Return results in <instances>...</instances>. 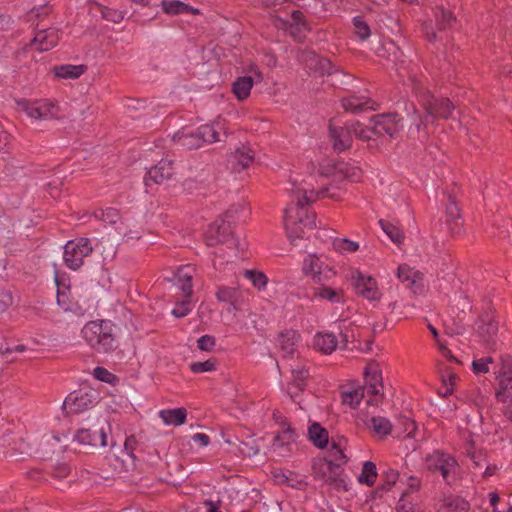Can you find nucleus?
Here are the masks:
<instances>
[{"instance_id":"nucleus-43","label":"nucleus","mask_w":512,"mask_h":512,"mask_svg":"<svg viewBox=\"0 0 512 512\" xmlns=\"http://www.w3.org/2000/svg\"><path fill=\"white\" fill-rule=\"evenodd\" d=\"M95 219L105 224L115 225L121 218L120 211L114 207L95 209L91 214Z\"/></svg>"},{"instance_id":"nucleus-58","label":"nucleus","mask_w":512,"mask_h":512,"mask_svg":"<svg viewBox=\"0 0 512 512\" xmlns=\"http://www.w3.org/2000/svg\"><path fill=\"white\" fill-rule=\"evenodd\" d=\"M461 208L459 203L456 200V197L452 194L447 195L446 209H445V219L447 218H461Z\"/></svg>"},{"instance_id":"nucleus-19","label":"nucleus","mask_w":512,"mask_h":512,"mask_svg":"<svg viewBox=\"0 0 512 512\" xmlns=\"http://www.w3.org/2000/svg\"><path fill=\"white\" fill-rule=\"evenodd\" d=\"M306 67L315 77L330 76L340 72V70L327 58L310 52L305 58Z\"/></svg>"},{"instance_id":"nucleus-49","label":"nucleus","mask_w":512,"mask_h":512,"mask_svg":"<svg viewBox=\"0 0 512 512\" xmlns=\"http://www.w3.org/2000/svg\"><path fill=\"white\" fill-rule=\"evenodd\" d=\"M215 296L219 302L229 303L234 306L238 298V291L236 288L221 285L217 287Z\"/></svg>"},{"instance_id":"nucleus-36","label":"nucleus","mask_w":512,"mask_h":512,"mask_svg":"<svg viewBox=\"0 0 512 512\" xmlns=\"http://www.w3.org/2000/svg\"><path fill=\"white\" fill-rule=\"evenodd\" d=\"M159 416L167 425L180 426L187 420V410L184 407L163 409L159 412Z\"/></svg>"},{"instance_id":"nucleus-21","label":"nucleus","mask_w":512,"mask_h":512,"mask_svg":"<svg viewBox=\"0 0 512 512\" xmlns=\"http://www.w3.org/2000/svg\"><path fill=\"white\" fill-rule=\"evenodd\" d=\"M301 340V334L295 329H284L279 332L276 341L283 358H293Z\"/></svg>"},{"instance_id":"nucleus-1","label":"nucleus","mask_w":512,"mask_h":512,"mask_svg":"<svg viewBox=\"0 0 512 512\" xmlns=\"http://www.w3.org/2000/svg\"><path fill=\"white\" fill-rule=\"evenodd\" d=\"M302 272L310 277L313 283L310 298L312 300H325L332 304H343L345 292L341 287H334L332 280L336 277V270L316 254H309L302 262Z\"/></svg>"},{"instance_id":"nucleus-64","label":"nucleus","mask_w":512,"mask_h":512,"mask_svg":"<svg viewBox=\"0 0 512 512\" xmlns=\"http://www.w3.org/2000/svg\"><path fill=\"white\" fill-rule=\"evenodd\" d=\"M216 346V339L214 336L206 334L197 340V347L201 351L212 352Z\"/></svg>"},{"instance_id":"nucleus-16","label":"nucleus","mask_w":512,"mask_h":512,"mask_svg":"<svg viewBox=\"0 0 512 512\" xmlns=\"http://www.w3.org/2000/svg\"><path fill=\"white\" fill-rule=\"evenodd\" d=\"M364 388L368 395L379 397L375 399V404L382 403L384 399V393L382 392L383 378L382 372L379 370L377 365H368L364 369Z\"/></svg>"},{"instance_id":"nucleus-4","label":"nucleus","mask_w":512,"mask_h":512,"mask_svg":"<svg viewBox=\"0 0 512 512\" xmlns=\"http://www.w3.org/2000/svg\"><path fill=\"white\" fill-rule=\"evenodd\" d=\"M424 467L430 474L440 475L448 486L456 483L461 472V466L455 455L444 449H434L426 454Z\"/></svg>"},{"instance_id":"nucleus-35","label":"nucleus","mask_w":512,"mask_h":512,"mask_svg":"<svg viewBox=\"0 0 512 512\" xmlns=\"http://www.w3.org/2000/svg\"><path fill=\"white\" fill-rule=\"evenodd\" d=\"M498 388L495 392L497 402L506 403L512 397V374L511 375H495Z\"/></svg>"},{"instance_id":"nucleus-48","label":"nucleus","mask_w":512,"mask_h":512,"mask_svg":"<svg viewBox=\"0 0 512 512\" xmlns=\"http://www.w3.org/2000/svg\"><path fill=\"white\" fill-rule=\"evenodd\" d=\"M92 375L96 380L110 384L112 386H116L120 382V378L116 374L110 372L108 369L102 366L95 367Z\"/></svg>"},{"instance_id":"nucleus-18","label":"nucleus","mask_w":512,"mask_h":512,"mask_svg":"<svg viewBox=\"0 0 512 512\" xmlns=\"http://www.w3.org/2000/svg\"><path fill=\"white\" fill-rule=\"evenodd\" d=\"M328 130L335 152L341 153L352 147L353 137L347 121L341 126H336L330 121Z\"/></svg>"},{"instance_id":"nucleus-13","label":"nucleus","mask_w":512,"mask_h":512,"mask_svg":"<svg viewBox=\"0 0 512 512\" xmlns=\"http://www.w3.org/2000/svg\"><path fill=\"white\" fill-rule=\"evenodd\" d=\"M353 287L355 292L369 301H378L381 298V292L378 289L376 280L357 270L353 276Z\"/></svg>"},{"instance_id":"nucleus-3","label":"nucleus","mask_w":512,"mask_h":512,"mask_svg":"<svg viewBox=\"0 0 512 512\" xmlns=\"http://www.w3.org/2000/svg\"><path fill=\"white\" fill-rule=\"evenodd\" d=\"M415 96L424 112L431 118V123L437 120L453 119L456 106L454 102L445 96L436 95L420 82L414 84Z\"/></svg>"},{"instance_id":"nucleus-22","label":"nucleus","mask_w":512,"mask_h":512,"mask_svg":"<svg viewBox=\"0 0 512 512\" xmlns=\"http://www.w3.org/2000/svg\"><path fill=\"white\" fill-rule=\"evenodd\" d=\"M108 435L104 428L93 431L87 428H80L76 430L73 435V440L81 445H88L93 447H106Z\"/></svg>"},{"instance_id":"nucleus-20","label":"nucleus","mask_w":512,"mask_h":512,"mask_svg":"<svg viewBox=\"0 0 512 512\" xmlns=\"http://www.w3.org/2000/svg\"><path fill=\"white\" fill-rule=\"evenodd\" d=\"M410 119L412 122L409 128V137L424 144L429 138L428 125L431 122V118L425 112L421 113L413 106V113L410 115Z\"/></svg>"},{"instance_id":"nucleus-38","label":"nucleus","mask_w":512,"mask_h":512,"mask_svg":"<svg viewBox=\"0 0 512 512\" xmlns=\"http://www.w3.org/2000/svg\"><path fill=\"white\" fill-rule=\"evenodd\" d=\"M347 122L353 138L363 142L372 140V135H374L372 126L364 125L359 120H348Z\"/></svg>"},{"instance_id":"nucleus-26","label":"nucleus","mask_w":512,"mask_h":512,"mask_svg":"<svg viewBox=\"0 0 512 512\" xmlns=\"http://www.w3.org/2000/svg\"><path fill=\"white\" fill-rule=\"evenodd\" d=\"M160 7L163 13L171 16H177L181 14H202L200 9L195 8L180 0H162L160 3Z\"/></svg>"},{"instance_id":"nucleus-6","label":"nucleus","mask_w":512,"mask_h":512,"mask_svg":"<svg viewBox=\"0 0 512 512\" xmlns=\"http://www.w3.org/2000/svg\"><path fill=\"white\" fill-rule=\"evenodd\" d=\"M237 212L236 208H229L209 224L204 233V242L207 246L215 247L220 244H229V247L237 246L233 230Z\"/></svg>"},{"instance_id":"nucleus-14","label":"nucleus","mask_w":512,"mask_h":512,"mask_svg":"<svg viewBox=\"0 0 512 512\" xmlns=\"http://www.w3.org/2000/svg\"><path fill=\"white\" fill-rule=\"evenodd\" d=\"M18 106L23 110L28 117L35 120H45L54 116L57 106L48 101H31L28 99H21Z\"/></svg>"},{"instance_id":"nucleus-10","label":"nucleus","mask_w":512,"mask_h":512,"mask_svg":"<svg viewBox=\"0 0 512 512\" xmlns=\"http://www.w3.org/2000/svg\"><path fill=\"white\" fill-rule=\"evenodd\" d=\"M373 134L395 139L403 128V117L398 112L378 113L370 117Z\"/></svg>"},{"instance_id":"nucleus-2","label":"nucleus","mask_w":512,"mask_h":512,"mask_svg":"<svg viewBox=\"0 0 512 512\" xmlns=\"http://www.w3.org/2000/svg\"><path fill=\"white\" fill-rule=\"evenodd\" d=\"M314 191H307L298 198L296 203H291L284 210V226L288 237L303 239L305 229L316 227V213L312 210L310 204L314 201Z\"/></svg>"},{"instance_id":"nucleus-54","label":"nucleus","mask_w":512,"mask_h":512,"mask_svg":"<svg viewBox=\"0 0 512 512\" xmlns=\"http://www.w3.org/2000/svg\"><path fill=\"white\" fill-rule=\"evenodd\" d=\"M398 425H401L402 432L406 434L408 438H414L418 430L416 421L408 415H399L397 418Z\"/></svg>"},{"instance_id":"nucleus-46","label":"nucleus","mask_w":512,"mask_h":512,"mask_svg":"<svg viewBox=\"0 0 512 512\" xmlns=\"http://www.w3.org/2000/svg\"><path fill=\"white\" fill-rule=\"evenodd\" d=\"M329 459L314 458L311 463V471L313 479L316 481H325L329 471Z\"/></svg>"},{"instance_id":"nucleus-31","label":"nucleus","mask_w":512,"mask_h":512,"mask_svg":"<svg viewBox=\"0 0 512 512\" xmlns=\"http://www.w3.org/2000/svg\"><path fill=\"white\" fill-rule=\"evenodd\" d=\"M40 37V47H37L39 52H47L56 47L60 41L61 31L55 27H48L45 29H38Z\"/></svg>"},{"instance_id":"nucleus-57","label":"nucleus","mask_w":512,"mask_h":512,"mask_svg":"<svg viewBox=\"0 0 512 512\" xmlns=\"http://www.w3.org/2000/svg\"><path fill=\"white\" fill-rule=\"evenodd\" d=\"M291 374L292 378L291 381H289L288 383H291L292 385H296L298 387H307L308 378L310 377L308 368L301 367L298 369H293L291 371Z\"/></svg>"},{"instance_id":"nucleus-51","label":"nucleus","mask_w":512,"mask_h":512,"mask_svg":"<svg viewBox=\"0 0 512 512\" xmlns=\"http://www.w3.org/2000/svg\"><path fill=\"white\" fill-rule=\"evenodd\" d=\"M419 274L418 271H414L407 264H401L397 269L398 279L403 283H407L408 287H412L416 283V278Z\"/></svg>"},{"instance_id":"nucleus-15","label":"nucleus","mask_w":512,"mask_h":512,"mask_svg":"<svg viewBox=\"0 0 512 512\" xmlns=\"http://www.w3.org/2000/svg\"><path fill=\"white\" fill-rule=\"evenodd\" d=\"M174 175V161L168 158H162L156 165L147 170L144 176L146 187L151 184H163L170 180Z\"/></svg>"},{"instance_id":"nucleus-28","label":"nucleus","mask_w":512,"mask_h":512,"mask_svg":"<svg viewBox=\"0 0 512 512\" xmlns=\"http://www.w3.org/2000/svg\"><path fill=\"white\" fill-rule=\"evenodd\" d=\"M366 427L380 440H385L393 430L392 422L384 416H373L366 423Z\"/></svg>"},{"instance_id":"nucleus-59","label":"nucleus","mask_w":512,"mask_h":512,"mask_svg":"<svg viewBox=\"0 0 512 512\" xmlns=\"http://www.w3.org/2000/svg\"><path fill=\"white\" fill-rule=\"evenodd\" d=\"M236 158L238 163L242 166V168H248L254 162V154L253 151L249 148L243 147L242 149H237Z\"/></svg>"},{"instance_id":"nucleus-5","label":"nucleus","mask_w":512,"mask_h":512,"mask_svg":"<svg viewBox=\"0 0 512 512\" xmlns=\"http://www.w3.org/2000/svg\"><path fill=\"white\" fill-rule=\"evenodd\" d=\"M115 324L111 320L87 322L81 330L88 345L99 353H107L117 348L114 334Z\"/></svg>"},{"instance_id":"nucleus-30","label":"nucleus","mask_w":512,"mask_h":512,"mask_svg":"<svg viewBox=\"0 0 512 512\" xmlns=\"http://www.w3.org/2000/svg\"><path fill=\"white\" fill-rule=\"evenodd\" d=\"M471 509L470 502L459 495L446 496L440 506L439 512H469Z\"/></svg>"},{"instance_id":"nucleus-60","label":"nucleus","mask_w":512,"mask_h":512,"mask_svg":"<svg viewBox=\"0 0 512 512\" xmlns=\"http://www.w3.org/2000/svg\"><path fill=\"white\" fill-rule=\"evenodd\" d=\"M420 31L428 43L434 44L437 41V34L431 20L424 21L421 24Z\"/></svg>"},{"instance_id":"nucleus-25","label":"nucleus","mask_w":512,"mask_h":512,"mask_svg":"<svg viewBox=\"0 0 512 512\" xmlns=\"http://www.w3.org/2000/svg\"><path fill=\"white\" fill-rule=\"evenodd\" d=\"M338 346L337 336L330 331H320L313 337V348L325 355H330Z\"/></svg>"},{"instance_id":"nucleus-53","label":"nucleus","mask_w":512,"mask_h":512,"mask_svg":"<svg viewBox=\"0 0 512 512\" xmlns=\"http://www.w3.org/2000/svg\"><path fill=\"white\" fill-rule=\"evenodd\" d=\"M399 479V472L395 469L389 468L381 475L382 483L378 485V490L388 492L396 484Z\"/></svg>"},{"instance_id":"nucleus-24","label":"nucleus","mask_w":512,"mask_h":512,"mask_svg":"<svg viewBox=\"0 0 512 512\" xmlns=\"http://www.w3.org/2000/svg\"><path fill=\"white\" fill-rule=\"evenodd\" d=\"M274 418L280 425V431L274 436L273 443L278 446H285L296 441L299 435L291 426L289 420L283 416H276V414H274Z\"/></svg>"},{"instance_id":"nucleus-63","label":"nucleus","mask_w":512,"mask_h":512,"mask_svg":"<svg viewBox=\"0 0 512 512\" xmlns=\"http://www.w3.org/2000/svg\"><path fill=\"white\" fill-rule=\"evenodd\" d=\"M55 284L57 290H71V279L68 273L55 271Z\"/></svg>"},{"instance_id":"nucleus-17","label":"nucleus","mask_w":512,"mask_h":512,"mask_svg":"<svg viewBox=\"0 0 512 512\" xmlns=\"http://www.w3.org/2000/svg\"><path fill=\"white\" fill-rule=\"evenodd\" d=\"M340 104L345 112L352 114H360L368 110L376 111L379 108V104L375 100L364 95H358L355 92L342 97Z\"/></svg>"},{"instance_id":"nucleus-37","label":"nucleus","mask_w":512,"mask_h":512,"mask_svg":"<svg viewBox=\"0 0 512 512\" xmlns=\"http://www.w3.org/2000/svg\"><path fill=\"white\" fill-rule=\"evenodd\" d=\"M347 443L348 440L345 436L332 437L329 454L333 457V461L342 464L348 462V457L345 454Z\"/></svg>"},{"instance_id":"nucleus-61","label":"nucleus","mask_w":512,"mask_h":512,"mask_svg":"<svg viewBox=\"0 0 512 512\" xmlns=\"http://www.w3.org/2000/svg\"><path fill=\"white\" fill-rule=\"evenodd\" d=\"M440 375L445 385L456 386L459 376L450 366H443L440 368Z\"/></svg>"},{"instance_id":"nucleus-42","label":"nucleus","mask_w":512,"mask_h":512,"mask_svg":"<svg viewBox=\"0 0 512 512\" xmlns=\"http://www.w3.org/2000/svg\"><path fill=\"white\" fill-rule=\"evenodd\" d=\"M377 468L376 464L372 461H365L362 466L360 475L358 476V482L368 487L374 486L377 480Z\"/></svg>"},{"instance_id":"nucleus-32","label":"nucleus","mask_w":512,"mask_h":512,"mask_svg":"<svg viewBox=\"0 0 512 512\" xmlns=\"http://www.w3.org/2000/svg\"><path fill=\"white\" fill-rule=\"evenodd\" d=\"M308 439L318 449H325L329 444V433L320 423L313 422L308 427Z\"/></svg>"},{"instance_id":"nucleus-47","label":"nucleus","mask_w":512,"mask_h":512,"mask_svg":"<svg viewBox=\"0 0 512 512\" xmlns=\"http://www.w3.org/2000/svg\"><path fill=\"white\" fill-rule=\"evenodd\" d=\"M355 35L362 41L367 40L371 35V28L364 16L357 15L352 18Z\"/></svg>"},{"instance_id":"nucleus-52","label":"nucleus","mask_w":512,"mask_h":512,"mask_svg":"<svg viewBox=\"0 0 512 512\" xmlns=\"http://www.w3.org/2000/svg\"><path fill=\"white\" fill-rule=\"evenodd\" d=\"M238 448L244 457L250 458L259 453V445L252 435L247 436L245 440H241Z\"/></svg>"},{"instance_id":"nucleus-11","label":"nucleus","mask_w":512,"mask_h":512,"mask_svg":"<svg viewBox=\"0 0 512 512\" xmlns=\"http://www.w3.org/2000/svg\"><path fill=\"white\" fill-rule=\"evenodd\" d=\"M99 402V394L90 387H81L67 395L63 408L70 413L79 414L93 408Z\"/></svg>"},{"instance_id":"nucleus-44","label":"nucleus","mask_w":512,"mask_h":512,"mask_svg":"<svg viewBox=\"0 0 512 512\" xmlns=\"http://www.w3.org/2000/svg\"><path fill=\"white\" fill-rule=\"evenodd\" d=\"M436 27L439 31H445L450 28L452 23L456 21V17L451 10L444 8L443 6L438 7L435 12Z\"/></svg>"},{"instance_id":"nucleus-12","label":"nucleus","mask_w":512,"mask_h":512,"mask_svg":"<svg viewBox=\"0 0 512 512\" xmlns=\"http://www.w3.org/2000/svg\"><path fill=\"white\" fill-rule=\"evenodd\" d=\"M196 273L194 266L182 265L177 268L174 273L172 289L174 291L173 297H182L192 299L193 291V278Z\"/></svg>"},{"instance_id":"nucleus-34","label":"nucleus","mask_w":512,"mask_h":512,"mask_svg":"<svg viewBox=\"0 0 512 512\" xmlns=\"http://www.w3.org/2000/svg\"><path fill=\"white\" fill-rule=\"evenodd\" d=\"M87 66L62 64L53 67L52 71L57 78L61 79H78L85 73Z\"/></svg>"},{"instance_id":"nucleus-33","label":"nucleus","mask_w":512,"mask_h":512,"mask_svg":"<svg viewBox=\"0 0 512 512\" xmlns=\"http://www.w3.org/2000/svg\"><path fill=\"white\" fill-rule=\"evenodd\" d=\"M253 85V77L241 76L233 82L232 92L238 101H244L250 96Z\"/></svg>"},{"instance_id":"nucleus-40","label":"nucleus","mask_w":512,"mask_h":512,"mask_svg":"<svg viewBox=\"0 0 512 512\" xmlns=\"http://www.w3.org/2000/svg\"><path fill=\"white\" fill-rule=\"evenodd\" d=\"M334 168L336 173L340 174L343 179L350 182H358L362 177V171L360 168L346 162H338L335 164Z\"/></svg>"},{"instance_id":"nucleus-7","label":"nucleus","mask_w":512,"mask_h":512,"mask_svg":"<svg viewBox=\"0 0 512 512\" xmlns=\"http://www.w3.org/2000/svg\"><path fill=\"white\" fill-rule=\"evenodd\" d=\"M173 141L187 150H196L205 144L220 141L214 124H203L195 129L182 127L173 135Z\"/></svg>"},{"instance_id":"nucleus-50","label":"nucleus","mask_w":512,"mask_h":512,"mask_svg":"<svg viewBox=\"0 0 512 512\" xmlns=\"http://www.w3.org/2000/svg\"><path fill=\"white\" fill-rule=\"evenodd\" d=\"M218 360L214 357L206 361H196L189 364V369L194 374H201L205 372H212L217 369Z\"/></svg>"},{"instance_id":"nucleus-62","label":"nucleus","mask_w":512,"mask_h":512,"mask_svg":"<svg viewBox=\"0 0 512 512\" xmlns=\"http://www.w3.org/2000/svg\"><path fill=\"white\" fill-rule=\"evenodd\" d=\"M494 373L495 375H512V356L509 354L501 355L499 368Z\"/></svg>"},{"instance_id":"nucleus-56","label":"nucleus","mask_w":512,"mask_h":512,"mask_svg":"<svg viewBox=\"0 0 512 512\" xmlns=\"http://www.w3.org/2000/svg\"><path fill=\"white\" fill-rule=\"evenodd\" d=\"M334 249L340 253H354L359 249V243L347 238H336L333 241Z\"/></svg>"},{"instance_id":"nucleus-29","label":"nucleus","mask_w":512,"mask_h":512,"mask_svg":"<svg viewBox=\"0 0 512 512\" xmlns=\"http://www.w3.org/2000/svg\"><path fill=\"white\" fill-rule=\"evenodd\" d=\"M365 388L361 385H348L342 387L340 397L343 404L355 409L359 406L365 396Z\"/></svg>"},{"instance_id":"nucleus-55","label":"nucleus","mask_w":512,"mask_h":512,"mask_svg":"<svg viewBox=\"0 0 512 512\" xmlns=\"http://www.w3.org/2000/svg\"><path fill=\"white\" fill-rule=\"evenodd\" d=\"M245 276L247 279H249L253 286L258 290L262 291L266 289L268 278L266 274L262 271L257 270H246Z\"/></svg>"},{"instance_id":"nucleus-23","label":"nucleus","mask_w":512,"mask_h":512,"mask_svg":"<svg viewBox=\"0 0 512 512\" xmlns=\"http://www.w3.org/2000/svg\"><path fill=\"white\" fill-rule=\"evenodd\" d=\"M329 471L327 473L324 483L333 487L337 491L347 492L349 490L348 484L345 480V471L342 467L344 464L337 463L329 460Z\"/></svg>"},{"instance_id":"nucleus-9","label":"nucleus","mask_w":512,"mask_h":512,"mask_svg":"<svg viewBox=\"0 0 512 512\" xmlns=\"http://www.w3.org/2000/svg\"><path fill=\"white\" fill-rule=\"evenodd\" d=\"M63 249L64 264L73 271L79 270L84 264V259L94 250L91 240L87 237L68 240Z\"/></svg>"},{"instance_id":"nucleus-39","label":"nucleus","mask_w":512,"mask_h":512,"mask_svg":"<svg viewBox=\"0 0 512 512\" xmlns=\"http://www.w3.org/2000/svg\"><path fill=\"white\" fill-rule=\"evenodd\" d=\"M378 57L395 62L399 58L400 48L393 40L383 41L375 49Z\"/></svg>"},{"instance_id":"nucleus-8","label":"nucleus","mask_w":512,"mask_h":512,"mask_svg":"<svg viewBox=\"0 0 512 512\" xmlns=\"http://www.w3.org/2000/svg\"><path fill=\"white\" fill-rule=\"evenodd\" d=\"M473 332L482 346L488 350H495L499 332L496 311L491 307L483 310L473 324Z\"/></svg>"},{"instance_id":"nucleus-27","label":"nucleus","mask_w":512,"mask_h":512,"mask_svg":"<svg viewBox=\"0 0 512 512\" xmlns=\"http://www.w3.org/2000/svg\"><path fill=\"white\" fill-rule=\"evenodd\" d=\"M87 5L90 10H97L102 19L115 24L122 22L126 15V11L108 7L97 0H87Z\"/></svg>"},{"instance_id":"nucleus-45","label":"nucleus","mask_w":512,"mask_h":512,"mask_svg":"<svg viewBox=\"0 0 512 512\" xmlns=\"http://www.w3.org/2000/svg\"><path fill=\"white\" fill-rule=\"evenodd\" d=\"M175 299V307L172 309L171 314L175 318H184L191 313L194 307L192 299L173 297Z\"/></svg>"},{"instance_id":"nucleus-41","label":"nucleus","mask_w":512,"mask_h":512,"mask_svg":"<svg viewBox=\"0 0 512 512\" xmlns=\"http://www.w3.org/2000/svg\"><path fill=\"white\" fill-rule=\"evenodd\" d=\"M378 224L393 243L399 245L404 242L405 236L402 229L399 226L384 219H380L378 221Z\"/></svg>"}]
</instances>
